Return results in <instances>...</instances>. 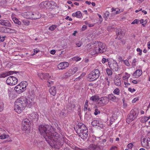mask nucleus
<instances>
[{
    "instance_id": "nucleus-1",
    "label": "nucleus",
    "mask_w": 150,
    "mask_h": 150,
    "mask_svg": "<svg viewBox=\"0 0 150 150\" xmlns=\"http://www.w3.org/2000/svg\"><path fill=\"white\" fill-rule=\"evenodd\" d=\"M39 131L46 141L50 145H61L63 139L57 132L53 133V128L48 125H40L38 128Z\"/></svg>"
},
{
    "instance_id": "nucleus-2",
    "label": "nucleus",
    "mask_w": 150,
    "mask_h": 150,
    "mask_svg": "<svg viewBox=\"0 0 150 150\" xmlns=\"http://www.w3.org/2000/svg\"><path fill=\"white\" fill-rule=\"evenodd\" d=\"M31 104V102L23 97L17 99L15 103L14 110L18 113H20L24 110L28 105Z\"/></svg>"
},
{
    "instance_id": "nucleus-3",
    "label": "nucleus",
    "mask_w": 150,
    "mask_h": 150,
    "mask_svg": "<svg viewBox=\"0 0 150 150\" xmlns=\"http://www.w3.org/2000/svg\"><path fill=\"white\" fill-rule=\"evenodd\" d=\"M76 133L81 137L83 139H86L88 137V132L86 126L81 123H79L74 128Z\"/></svg>"
},
{
    "instance_id": "nucleus-4",
    "label": "nucleus",
    "mask_w": 150,
    "mask_h": 150,
    "mask_svg": "<svg viewBox=\"0 0 150 150\" xmlns=\"http://www.w3.org/2000/svg\"><path fill=\"white\" fill-rule=\"evenodd\" d=\"M91 46V45H90L88 47V49L90 50L89 51H93L95 53H103L106 51L105 44L101 42H98V43L94 45V47L93 46V48L90 47Z\"/></svg>"
},
{
    "instance_id": "nucleus-5",
    "label": "nucleus",
    "mask_w": 150,
    "mask_h": 150,
    "mask_svg": "<svg viewBox=\"0 0 150 150\" xmlns=\"http://www.w3.org/2000/svg\"><path fill=\"white\" fill-rule=\"evenodd\" d=\"M27 85L26 81H22L15 87L14 90L18 93H21L26 90Z\"/></svg>"
},
{
    "instance_id": "nucleus-6",
    "label": "nucleus",
    "mask_w": 150,
    "mask_h": 150,
    "mask_svg": "<svg viewBox=\"0 0 150 150\" xmlns=\"http://www.w3.org/2000/svg\"><path fill=\"white\" fill-rule=\"evenodd\" d=\"M100 71L98 69L93 70L91 72L88 76V80L90 81H94L97 79L99 77Z\"/></svg>"
},
{
    "instance_id": "nucleus-7",
    "label": "nucleus",
    "mask_w": 150,
    "mask_h": 150,
    "mask_svg": "<svg viewBox=\"0 0 150 150\" xmlns=\"http://www.w3.org/2000/svg\"><path fill=\"white\" fill-rule=\"evenodd\" d=\"M138 112L135 110H132L129 114L127 119V122L129 124L134 120L137 117Z\"/></svg>"
},
{
    "instance_id": "nucleus-8",
    "label": "nucleus",
    "mask_w": 150,
    "mask_h": 150,
    "mask_svg": "<svg viewBox=\"0 0 150 150\" xmlns=\"http://www.w3.org/2000/svg\"><path fill=\"white\" fill-rule=\"evenodd\" d=\"M18 81L17 79L13 76H9L6 81L7 84L10 86H13L16 84Z\"/></svg>"
},
{
    "instance_id": "nucleus-9",
    "label": "nucleus",
    "mask_w": 150,
    "mask_h": 150,
    "mask_svg": "<svg viewBox=\"0 0 150 150\" xmlns=\"http://www.w3.org/2000/svg\"><path fill=\"white\" fill-rule=\"evenodd\" d=\"M109 102L108 98L106 97H103L99 98L97 104L99 106H104Z\"/></svg>"
},
{
    "instance_id": "nucleus-10",
    "label": "nucleus",
    "mask_w": 150,
    "mask_h": 150,
    "mask_svg": "<svg viewBox=\"0 0 150 150\" xmlns=\"http://www.w3.org/2000/svg\"><path fill=\"white\" fill-rule=\"evenodd\" d=\"M28 117L30 121L35 122L38 120L39 115L37 112H33L29 115Z\"/></svg>"
},
{
    "instance_id": "nucleus-11",
    "label": "nucleus",
    "mask_w": 150,
    "mask_h": 150,
    "mask_svg": "<svg viewBox=\"0 0 150 150\" xmlns=\"http://www.w3.org/2000/svg\"><path fill=\"white\" fill-rule=\"evenodd\" d=\"M30 120L27 118L23 120L22 121L23 123V129L24 130H26L28 129L30 125Z\"/></svg>"
},
{
    "instance_id": "nucleus-12",
    "label": "nucleus",
    "mask_w": 150,
    "mask_h": 150,
    "mask_svg": "<svg viewBox=\"0 0 150 150\" xmlns=\"http://www.w3.org/2000/svg\"><path fill=\"white\" fill-rule=\"evenodd\" d=\"M141 144L143 147L147 149L150 148V141L148 140L146 138L143 139L141 141Z\"/></svg>"
},
{
    "instance_id": "nucleus-13",
    "label": "nucleus",
    "mask_w": 150,
    "mask_h": 150,
    "mask_svg": "<svg viewBox=\"0 0 150 150\" xmlns=\"http://www.w3.org/2000/svg\"><path fill=\"white\" fill-rule=\"evenodd\" d=\"M108 64L110 69L114 71H118L119 68L117 62L115 61H113L110 64L108 62Z\"/></svg>"
},
{
    "instance_id": "nucleus-14",
    "label": "nucleus",
    "mask_w": 150,
    "mask_h": 150,
    "mask_svg": "<svg viewBox=\"0 0 150 150\" xmlns=\"http://www.w3.org/2000/svg\"><path fill=\"white\" fill-rule=\"evenodd\" d=\"M83 150H102L99 146L94 144H90L88 148L85 149Z\"/></svg>"
},
{
    "instance_id": "nucleus-15",
    "label": "nucleus",
    "mask_w": 150,
    "mask_h": 150,
    "mask_svg": "<svg viewBox=\"0 0 150 150\" xmlns=\"http://www.w3.org/2000/svg\"><path fill=\"white\" fill-rule=\"evenodd\" d=\"M69 64L67 62H64L59 63L58 65V68L59 69L62 70L68 67Z\"/></svg>"
},
{
    "instance_id": "nucleus-16",
    "label": "nucleus",
    "mask_w": 150,
    "mask_h": 150,
    "mask_svg": "<svg viewBox=\"0 0 150 150\" xmlns=\"http://www.w3.org/2000/svg\"><path fill=\"white\" fill-rule=\"evenodd\" d=\"M38 76L42 79H48L51 78L48 74L43 73H39L38 74Z\"/></svg>"
},
{
    "instance_id": "nucleus-17",
    "label": "nucleus",
    "mask_w": 150,
    "mask_h": 150,
    "mask_svg": "<svg viewBox=\"0 0 150 150\" xmlns=\"http://www.w3.org/2000/svg\"><path fill=\"white\" fill-rule=\"evenodd\" d=\"M32 13L31 17L32 19H37L40 18L41 17V14L38 12H32Z\"/></svg>"
},
{
    "instance_id": "nucleus-18",
    "label": "nucleus",
    "mask_w": 150,
    "mask_h": 150,
    "mask_svg": "<svg viewBox=\"0 0 150 150\" xmlns=\"http://www.w3.org/2000/svg\"><path fill=\"white\" fill-rule=\"evenodd\" d=\"M47 9L51 10L55 8L56 6V4L53 1H48Z\"/></svg>"
},
{
    "instance_id": "nucleus-19",
    "label": "nucleus",
    "mask_w": 150,
    "mask_h": 150,
    "mask_svg": "<svg viewBox=\"0 0 150 150\" xmlns=\"http://www.w3.org/2000/svg\"><path fill=\"white\" fill-rule=\"evenodd\" d=\"M0 24L9 27H11V23L8 21L4 20H0Z\"/></svg>"
},
{
    "instance_id": "nucleus-20",
    "label": "nucleus",
    "mask_w": 150,
    "mask_h": 150,
    "mask_svg": "<svg viewBox=\"0 0 150 150\" xmlns=\"http://www.w3.org/2000/svg\"><path fill=\"white\" fill-rule=\"evenodd\" d=\"M16 72V71H10L3 72L0 74V78H5L6 76L13 74L14 72Z\"/></svg>"
},
{
    "instance_id": "nucleus-21",
    "label": "nucleus",
    "mask_w": 150,
    "mask_h": 150,
    "mask_svg": "<svg viewBox=\"0 0 150 150\" xmlns=\"http://www.w3.org/2000/svg\"><path fill=\"white\" fill-rule=\"evenodd\" d=\"M142 71L141 70L138 69L133 74V76L135 78H138L142 75Z\"/></svg>"
},
{
    "instance_id": "nucleus-22",
    "label": "nucleus",
    "mask_w": 150,
    "mask_h": 150,
    "mask_svg": "<svg viewBox=\"0 0 150 150\" xmlns=\"http://www.w3.org/2000/svg\"><path fill=\"white\" fill-rule=\"evenodd\" d=\"M32 13V12H27L24 13L23 15V16L27 19H31Z\"/></svg>"
},
{
    "instance_id": "nucleus-23",
    "label": "nucleus",
    "mask_w": 150,
    "mask_h": 150,
    "mask_svg": "<svg viewBox=\"0 0 150 150\" xmlns=\"http://www.w3.org/2000/svg\"><path fill=\"white\" fill-rule=\"evenodd\" d=\"M115 84L116 85L120 86L121 84L120 78L118 76H116L114 79Z\"/></svg>"
},
{
    "instance_id": "nucleus-24",
    "label": "nucleus",
    "mask_w": 150,
    "mask_h": 150,
    "mask_svg": "<svg viewBox=\"0 0 150 150\" xmlns=\"http://www.w3.org/2000/svg\"><path fill=\"white\" fill-rule=\"evenodd\" d=\"M47 4L48 1H42L40 4L39 6L40 8L42 9L46 8L47 9Z\"/></svg>"
},
{
    "instance_id": "nucleus-25",
    "label": "nucleus",
    "mask_w": 150,
    "mask_h": 150,
    "mask_svg": "<svg viewBox=\"0 0 150 150\" xmlns=\"http://www.w3.org/2000/svg\"><path fill=\"white\" fill-rule=\"evenodd\" d=\"M107 98L109 100H110L113 102H117V100L116 97L112 94L108 95Z\"/></svg>"
},
{
    "instance_id": "nucleus-26",
    "label": "nucleus",
    "mask_w": 150,
    "mask_h": 150,
    "mask_svg": "<svg viewBox=\"0 0 150 150\" xmlns=\"http://www.w3.org/2000/svg\"><path fill=\"white\" fill-rule=\"evenodd\" d=\"M101 122L98 120H94L91 123L92 125L93 126H98L101 127V126L100 124Z\"/></svg>"
},
{
    "instance_id": "nucleus-27",
    "label": "nucleus",
    "mask_w": 150,
    "mask_h": 150,
    "mask_svg": "<svg viewBox=\"0 0 150 150\" xmlns=\"http://www.w3.org/2000/svg\"><path fill=\"white\" fill-rule=\"evenodd\" d=\"M49 91L51 94L53 96H54L56 93V87L53 86L50 88L49 90Z\"/></svg>"
},
{
    "instance_id": "nucleus-28",
    "label": "nucleus",
    "mask_w": 150,
    "mask_h": 150,
    "mask_svg": "<svg viewBox=\"0 0 150 150\" xmlns=\"http://www.w3.org/2000/svg\"><path fill=\"white\" fill-rule=\"evenodd\" d=\"M72 74L69 71L64 73L62 76V79H67L69 78L71 76H72Z\"/></svg>"
},
{
    "instance_id": "nucleus-29",
    "label": "nucleus",
    "mask_w": 150,
    "mask_h": 150,
    "mask_svg": "<svg viewBox=\"0 0 150 150\" xmlns=\"http://www.w3.org/2000/svg\"><path fill=\"white\" fill-rule=\"evenodd\" d=\"M78 69V67H75L70 69L69 70L71 73L72 74V75H73L77 71Z\"/></svg>"
},
{
    "instance_id": "nucleus-30",
    "label": "nucleus",
    "mask_w": 150,
    "mask_h": 150,
    "mask_svg": "<svg viewBox=\"0 0 150 150\" xmlns=\"http://www.w3.org/2000/svg\"><path fill=\"white\" fill-rule=\"evenodd\" d=\"M72 16L73 17H76L77 18H81L82 16L81 12L80 11H78L76 12L73 13Z\"/></svg>"
},
{
    "instance_id": "nucleus-31",
    "label": "nucleus",
    "mask_w": 150,
    "mask_h": 150,
    "mask_svg": "<svg viewBox=\"0 0 150 150\" xmlns=\"http://www.w3.org/2000/svg\"><path fill=\"white\" fill-rule=\"evenodd\" d=\"M125 31L124 30H121L118 32L117 35L118 37L119 36L120 38H121L123 37V36L125 35Z\"/></svg>"
},
{
    "instance_id": "nucleus-32",
    "label": "nucleus",
    "mask_w": 150,
    "mask_h": 150,
    "mask_svg": "<svg viewBox=\"0 0 150 150\" xmlns=\"http://www.w3.org/2000/svg\"><path fill=\"white\" fill-rule=\"evenodd\" d=\"M99 97L97 96H94L91 97L90 98V100H92L93 101H97L99 100Z\"/></svg>"
},
{
    "instance_id": "nucleus-33",
    "label": "nucleus",
    "mask_w": 150,
    "mask_h": 150,
    "mask_svg": "<svg viewBox=\"0 0 150 150\" xmlns=\"http://www.w3.org/2000/svg\"><path fill=\"white\" fill-rule=\"evenodd\" d=\"M9 136L8 135H6L4 133H3L0 136V139H5L8 138L9 137Z\"/></svg>"
},
{
    "instance_id": "nucleus-34",
    "label": "nucleus",
    "mask_w": 150,
    "mask_h": 150,
    "mask_svg": "<svg viewBox=\"0 0 150 150\" xmlns=\"http://www.w3.org/2000/svg\"><path fill=\"white\" fill-rule=\"evenodd\" d=\"M57 25H53L50 26L49 27V29L51 31H53L57 27Z\"/></svg>"
},
{
    "instance_id": "nucleus-35",
    "label": "nucleus",
    "mask_w": 150,
    "mask_h": 150,
    "mask_svg": "<svg viewBox=\"0 0 150 150\" xmlns=\"http://www.w3.org/2000/svg\"><path fill=\"white\" fill-rule=\"evenodd\" d=\"M113 93L115 94L119 95L120 93V90L118 88H116L114 91Z\"/></svg>"
},
{
    "instance_id": "nucleus-36",
    "label": "nucleus",
    "mask_w": 150,
    "mask_h": 150,
    "mask_svg": "<svg viewBox=\"0 0 150 150\" xmlns=\"http://www.w3.org/2000/svg\"><path fill=\"white\" fill-rule=\"evenodd\" d=\"M14 22L15 23L18 24V25H21V22L18 21V20L16 18H14Z\"/></svg>"
},
{
    "instance_id": "nucleus-37",
    "label": "nucleus",
    "mask_w": 150,
    "mask_h": 150,
    "mask_svg": "<svg viewBox=\"0 0 150 150\" xmlns=\"http://www.w3.org/2000/svg\"><path fill=\"white\" fill-rule=\"evenodd\" d=\"M150 118V116H149V117H146L145 116L143 118V120H142V122H146Z\"/></svg>"
},
{
    "instance_id": "nucleus-38",
    "label": "nucleus",
    "mask_w": 150,
    "mask_h": 150,
    "mask_svg": "<svg viewBox=\"0 0 150 150\" xmlns=\"http://www.w3.org/2000/svg\"><path fill=\"white\" fill-rule=\"evenodd\" d=\"M106 71L108 75H111L112 74V71L109 69L107 68L106 69Z\"/></svg>"
},
{
    "instance_id": "nucleus-39",
    "label": "nucleus",
    "mask_w": 150,
    "mask_h": 150,
    "mask_svg": "<svg viewBox=\"0 0 150 150\" xmlns=\"http://www.w3.org/2000/svg\"><path fill=\"white\" fill-rule=\"evenodd\" d=\"M88 101L87 100H86L85 101V104L84 105V110L86 111L87 109V108L88 107Z\"/></svg>"
},
{
    "instance_id": "nucleus-40",
    "label": "nucleus",
    "mask_w": 150,
    "mask_h": 150,
    "mask_svg": "<svg viewBox=\"0 0 150 150\" xmlns=\"http://www.w3.org/2000/svg\"><path fill=\"white\" fill-rule=\"evenodd\" d=\"M140 23L142 24V25L144 26L147 23V21H144V20L143 19H142L140 21Z\"/></svg>"
},
{
    "instance_id": "nucleus-41",
    "label": "nucleus",
    "mask_w": 150,
    "mask_h": 150,
    "mask_svg": "<svg viewBox=\"0 0 150 150\" xmlns=\"http://www.w3.org/2000/svg\"><path fill=\"white\" fill-rule=\"evenodd\" d=\"M85 117L87 120H89L91 117L92 116L90 113L88 114V113L87 114L86 113L85 115Z\"/></svg>"
},
{
    "instance_id": "nucleus-42",
    "label": "nucleus",
    "mask_w": 150,
    "mask_h": 150,
    "mask_svg": "<svg viewBox=\"0 0 150 150\" xmlns=\"http://www.w3.org/2000/svg\"><path fill=\"white\" fill-rule=\"evenodd\" d=\"M109 12L107 11L105 13L104 16V18L105 19L107 18V17L109 16Z\"/></svg>"
},
{
    "instance_id": "nucleus-43",
    "label": "nucleus",
    "mask_w": 150,
    "mask_h": 150,
    "mask_svg": "<svg viewBox=\"0 0 150 150\" xmlns=\"http://www.w3.org/2000/svg\"><path fill=\"white\" fill-rule=\"evenodd\" d=\"M23 22L24 25H28L30 23L29 21L28 20H23Z\"/></svg>"
},
{
    "instance_id": "nucleus-44",
    "label": "nucleus",
    "mask_w": 150,
    "mask_h": 150,
    "mask_svg": "<svg viewBox=\"0 0 150 150\" xmlns=\"http://www.w3.org/2000/svg\"><path fill=\"white\" fill-rule=\"evenodd\" d=\"M5 29V33H10V28H8L6 27L4 28Z\"/></svg>"
},
{
    "instance_id": "nucleus-45",
    "label": "nucleus",
    "mask_w": 150,
    "mask_h": 150,
    "mask_svg": "<svg viewBox=\"0 0 150 150\" xmlns=\"http://www.w3.org/2000/svg\"><path fill=\"white\" fill-rule=\"evenodd\" d=\"M100 113V111L97 109H95V112H94V114L96 115L98 114H99Z\"/></svg>"
},
{
    "instance_id": "nucleus-46",
    "label": "nucleus",
    "mask_w": 150,
    "mask_h": 150,
    "mask_svg": "<svg viewBox=\"0 0 150 150\" xmlns=\"http://www.w3.org/2000/svg\"><path fill=\"white\" fill-rule=\"evenodd\" d=\"M3 107L4 104L2 102H0V112L3 110Z\"/></svg>"
},
{
    "instance_id": "nucleus-47",
    "label": "nucleus",
    "mask_w": 150,
    "mask_h": 150,
    "mask_svg": "<svg viewBox=\"0 0 150 150\" xmlns=\"http://www.w3.org/2000/svg\"><path fill=\"white\" fill-rule=\"evenodd\" d=\"M82 44V43L80 41H78V42H77L76 43V45L78 47H80L81 46Z\"/></svg>"
},
{
    "instance_id": "nucleus-48",
    "label": "nucleus",
    "mask_w": 150,
    "mask_h": 150,
    "mask_svg": "<svg viewBox=\"0 0 150 150\" xmlns=\"http://www.w3.org/2000/svg\"><path fill=\"white\" fill-rule=\"evenodd\" d=\"M139 22V21L137 19H135L132 23L131 24H134L135 23L138 24Z\"/></svg>"
},
{
    "instance_id": "nucleus-49",
    "label": "nucleus",
    "mask_w": 150,
    "mask_h": 150,
    "mask_svg": "<svg viewBox=\"0 0 150 150\" xmlns=\"http://www.w3.org/2000/svg\"><path fill=\"white\" fill-rule=\"evenodd\" d=\"M5 28V27H4L1 28L0 29V31L1 32L5 33V29L4 28Z\"/></svg>"
},
{
    "instance_id": "nucleus-50",
    "label": "nucleus",
    "mask_w": 150,
    "mask_h": 150,
    "mask_svg": "<svg viewBox=\"0 0 150 150\" xmlns=\"http://www.w3.org/2000/svg\"><path fill=\"white\" fill-rule=\"evenodd\" d=\"M133 146L132 143H129L127 145V147L129 149H131L132 147Z\"/></svg>"
},
{
    "instance_id": "nucleus-51",
    "label": "nucleus",
    "mask_w": 150,
    "mask_h": 150,
    "mask_svg": "<svg viewBox=\"0 0 150 150\" xmlns=\"http://www.w3.org/2000/svg\"><path fill=\"white\" fill-rule=\"evenodd\" d=\"M124 63L127 66H129V62L127 60H125L124 61Z\"/></svg>"
},
{
    "instance_id": "nucleus-52",
    "label": "nucleus",
    "mask_w": 150,
    "mask_h": 150,
    "mask_svg": "<svg viewBox=\"0 0 150 150\" xmlns=\"http://www.w3.org/2000/svg\"><path fill=\"white\" fill-rule=\"evenodd\" d=\"M5 36L1 37L0 36V42H3L5 40Z\"/></svg>"
},
{
    "instance_id": "nucleus-53",
    "label": "nucleus",
    "mask_w": 150,
    "mask_h": 150,
    "mask_svg": "<svg viewBox=\"0 0 150 150\" xmlns=\"http://www.w3.org/2000/svg\"><path fill=\"white\" fill-rule=\"evenodd\" d=\"M48 84H47L48 86V87L50 86V84H53V82L52 81H48Z\"/></svg>"
},
{
    "instance_id": "nucleus-54",
    "label": "nucleus",
    "mask_w": 150,
    "mask_h": 150,
    "mask_svg": "<svg viewBox=\"0 0 150 150\" xmlns=\"http://www.w3.org/2000/svg\"><path fill=\"white\" fill-rule=\"evenodd\" d=\"M108 59H106L105 58H103L102 59V62L104 64L105 62H108Z\"/></svg>"
},
{
    "instance_id": "nucleus-55",
    "label": "nucleus",
    "mask_w": 150,
    "mask_h": 150,
    "mask_svg": "<svg viewBox=\"0 0 150 150\" xmlns=\"http://www.w3.org/2000/svg\"><path fill=\"white\" fill-rule=\"evenodd\" d=\"M10 33H16V31L14 29L10 28Z\"/></svg>"
},
{
    "instance_id": "nucleus-56",
    "label": "nucleus",
    "mask_w": 150,
    "mask_h": 150,
    "mask_svg": "<svg viewBox=\"0 0 150 150\" xmlns=\"http://www.w3.org/2000/svg\"><path fill=\"white\" fill-rule=\"evenodd\" d=\"M128 89L129 91H130L132 93L135 91V89L133 88V89H132V88H129Z\"/></svg>"
},
{
    "instance_id": "nucleus-57",
    "label": "nucleus",
    "mask_w": 150,
    "mask_h": 150,
    "mask_svg": "<svg viewBox=\"0 0 150 150\" xmlns=\"http://www.w3.org/2000/svg\"><path fill=\"white\" fill-rule=\"evenodd\" d=\"M98 14V16L99 17V18H100L99 21H100V22H102L103 21V18L102 17V16L99 14Z\"/></svg>"
},
{
    "instance_id": "nucleus-58",
    "label": "nucleus",
    "mask_w": 150,
    "mask_h": 150,
    "mask_svg": "<svg viewBox=\"0 0 150 150\" xmlns=\"http://www.w3.org/2000/svg\"><path fill=\"white\" fill-rule=\"evenodd\" d=\"M125 74L126 75V76H127V78H128V79L129 78L130 76V75L129 74H128L127 72L125 73Z\"/></svg>"
},
{
    "instance_id": "nucleus-59",
    "label": "nucleus",
    "mask_w": 150,
    "mask_h": 150,
    "mask_svg": "<svg viewBox=\"0 0 150 150\" xmlns=\"http://www.w3.org/2000/svg\"><path fill=\"white\" fill-rule=\"evenodd\" d=\"M4 132H5V131L4 129L0 128V134L3 133Z\"/></svg>"
},
{
    "instance_id": "nucleus-60",
    "label": "nucleus",
    "mask_w": 150,
    "mask_h": 150,
    "mask_svg": "<svg viewBox=\"0 0 150 150\" xmlns=\"http://www.w3.org/2000/svg\"><path fill=\"white\" fill-rule=\"evenodd\" d=\"M56 52V51L55 50H52L50 52V53L52 54H54Z\"/></svg>"
},
{
    "instance_id": "nucleus-61",
    "label": "nucleus",
    "mask_w": 150,
    "mask_h": 150,
    "mask_svg": "<svg viewBox=\"0 0 150 150\" xmlns=\"http://www.w3.org/2000/svg\"><path fill=\"white\" fill-rule=\"evenodd\" d=\"M112 28V27L111 26H108L107 27V30L108 31H110Z\"/></svg>"
},
{
    "instance_id": "nucleus-62",
    "label": "nucleus",
    "mask_w": 150,
    "mask_h": 150,
    "mask_svg": "<svg viewBox=\"0 0 150 150\" xmlns=\"http://www.w3.org/2000/svg\"><path fill=\"white\" fill-rule=\"evenodd\" d=\"M111 150H117V148L115 146L112 147L111 149Z\"/></svg>"
},
{
    "instance_id": "nucleus-63",
    "label": "nucleus",
    "mask_w": 150,
    "mask_h": 150,
    "mask_svg": "<svg viewBox=\"0 0 150 150\" xmlns=\"http://www.w3.org/2000/svg\"><path fill=\"white\" fill-rule=\"evenodd\" d=\"M87 28V26L86 25H84L82 26V30H84L86 29Z\"/></svg>"
},
{
    "instance_id": "nucleus-64",
    "label": "nucleus",
    "mask_w": 150,
    "mask_h": 150,
    "mask_svg": "<svg viewBox=\"0 0 150 150\" xmlns=\"http://www.w3.org/2000/svg\"><path fill=\"white\" fill-rule=\"evenodd\" d=\"M74 149L75 150H83L82 149H80L77 147H75Z\"/></svg>"
}]
</instances>
